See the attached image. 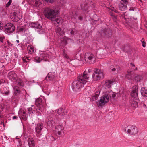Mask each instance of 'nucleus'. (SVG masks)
Here are the masks:
<instances>
[{
    "mask_svg": "<svg viewBox=\"0 0 147 147\" xmlns=\"http://www.w3.org/2000/svg\"><path fill=\"white\" fill-rule=\"evenodd\" d=\"M58 11H55L49 7L46 8L44 9V14L45 17L50 19L55 26H58L61 24L62 22V18L59 17L55 18Z\"/></svg>",
    "mask_w": 147,
    "mask_h": 147,
    "instance_id": "f257e3e1",
    "label": "nucleus"
},
{
    "mask_svg": "<svg viewBox=\"0 0 147 147\" xmlns=\"http://www.w3.org/2000/svg\"><path fill=\"white\" fill-rule=\"evenodd\" d=\"M89 76L86 73V72L81 76H79L77 80L74 81L72 84V88L74 91L79 92L80 89L83 87L84 84L88 82Z\"/></svg>",
    "mask_w": 147,
    "mask_h": 147,
    "instance_id": "f03ea898",
    "label": "nucleus"
},
{
    "mask_svg": "<svg viewBox=\"0 0 147 147\" xmlns=\"http://www.w3.org/2000/svg\"><path fill=\"white\" fill-rule=\"evenodd\" d=\"M116 96V93L111 90H105L104 95L101 97L99 100L97 102L98 106L99 107L103 106L108 102L109 98L111 99Z\"/></svg>",
    "mask_w": 147,
    "mask_h": 147,
    "instance_id": "7ed1b4c3",
    "label": "nucleus"
},
{
    "mask_svg": "<svg viewBox=\"0 0 147 147\" xmlns=\"http://www.w3.org/2000/svg\"><path fill=\"white\" fill-rule=\"evenodd\" d=\"M7 76L10 80L16 82L17 85L22 87L24 86V84L22 80L18 79L17 75L14 72H9Z\"/></svg>",
    "mask_w": 147,
    "mask_h": 147,
    "instance_id": "20e7f679",
    "label": "nucleus"
},
{
    "mask_svg": "<svg viewBox=\"0 0 147 147\" xmlns=\"http://www.w3.org/2000/svg\"><path fill=\"white\" fill-rule=\"evenodd\" d=\"M92 78L94 81H97L103 78L104 74L102 70L100 69H94Z\"/></svg>",
    "mask_w": 147,
    "mask_h": 147,
    "instance_id": "39448f33",
    "label": "nucleus"
},
{
    "mask_svg": "<svg viewBox=\"0 0 147 147\" xmlns=\"http://www.w3.org/2000/svg\"><path fill=\"white\" fill-rule=\"evenodd\" d=\"M84 59L86 62L90 64L94 63L95 62V56L90 53H87L85 54Z\"/></svg>",
    "mask_w": 147,
    "mask_h": 147,
    "instance_id": "423d86ee",
    "label": "nucleus"
},
{
    "mask_svg": "<svg viewBox=\"0 0 147 147\" xmlns=\"http://www.w3.org/2000/svg\"><path fill=\"white\" fill-rule=\"evenodd\" d=\"M125 131L133 136H137L138 132V129L136 127L131 125L127 127L125 129Z\"/></svg>",
    "mask_w": 147,
    "mask_h": 147,
    "instance_id": "0eeeda50",
    "label": "nucleus"
},
{
    "mask_svg": "<svg viewBox=\"0 0 147 147\" xmlns=\"http://www.w3.org/2000/svg\"><path fill=\"white\" fill-rule=\"evenodd\" d=\"M4 28L5 31L7 33H11L15 30V27L14 25L11 23H7Z\"/></svg>",
    "mask_w": 147,
    "mask_h": 147,
    "instance_id": "6e6552de",
    "label": "nucleus"
},
{
    "mask_svg": "<svg viewBox=\"0 0 147 147\" xmlns=\"http://www.w3.org/2000/svg\"><path fill=\"white\" fill-rule=\"evenodd\" d=\"M130 64L132 66V68L131 70L128 71L127 73L125 76V78L128 80H132L133 79V74L131 72L134 70H137V68L135 67V65L132 63H131Z\"/></svg>",
    "mask_w": 147,
    "mask_h": 147,
    "instance_id": "1a4fd4ad",
    "label": "nucleus"
},
{
    "mask_svg": "<svg viewBox=\"0 0 147 147\" xmlns=\"http://www.w3.org/2000/svg\"><path fill=\"white\" fill-rule=\"evenodd\" d=\"M54 111H53L52 110V112H50V113H49V115L46 119V122L48 125H53L54 124L53 118L52 117L54 116Z\"/></svg>",
    "mask_w": 147,
    "mask_h": 147,
    "instance_id": "9d476101",
    "label": "nucleus"
},
{
    "mask_svg": "<svg viewBox=\"0 0 147 147\" xmlns=\"http://www.w3.org/2000/svg\"><path fill=\"white\" fill-rule=\"evenodd\" d=\"M11 18L12 21L17 22L22 18V16L19 12H14L11 16Z\"/></svg>",
    "mask_w": 147,
    "mask_h": 147,
    "instance_id": "9b49d317",
    "label": "nucleus"
},
{
    "mask_svg": "<svg viewBox=\"0 0 147 147\" xmlns=\"http://www.w3.org/2000/svg\"><path fill=\"white\" fill-rule=\"evenodd\" d=\"M138 87L136 85L134 86L133 87V90L131 92V96L136 100H137L138 99L137 91Z\"/></svg>",
    "mask_w": 147,
    "mask_h": 147,
    "instance_id": "f8f14e48",
    "label": "nucleus"
},
{
    "mask_svg": "<svg viewBox=\"0 0 147 147\" xmlns=\"http://www.w3.org/2000/svg\"><path fill=\"white\" fill-rule=\"evenodd\" d=\"M44 99V98L43 97H40L36 99L35 101V105L39 107V109L41 111H42V107H43L42 102V99Z\"/></svg>",
    "mask_w": 147,
    "mask_h": 147,
    "instance_id": "ddd939ff",
    "label": "nucleus"
},
{
    "mask_svg": "<svg viewBox=\"0 0 147 147\" xmlns=\"http://www.w3.org/2000/svg\"><path fill=\"white\" fill-rule=\"evenodd\" d=\"M63 127L62 125H58L55 126L54 130L58 135H60L63 133Z\"/></svg>",
    "mask_w": 147,
    "mask_h": 147,
    "instance_id": "4468645a",
    "label": "nucleus"
},
{
    "mask_svg": "<svg viewBox=\"0 0 147 147\" xmlns=\"http://www.w3.org/2000/svg\"><path fill=\"white\" fill-rule=\"evenodd\" d=\"M114 82L112 80H106L104 84V85L105 86L106 90H109L110 89L109 88L111 87V86L113 84Z\"/></svg>",
    "mask_w": 147,
    "mask_h": 147,
    "instance_id": "2eb2a0df",
    "label": "nucleus"
},
{
    "mask_svg": "<svg viewBox=\"0 0 147 147\" xmlns=\"http://www.w3.org/2000/svg\"><path fill=\"white\" fill-rule=\"evenodd\" d=\"M43 127V125L42 123H39L36 126V130L37 134H39L41 133Z\"/></svg>",
    "mask_w": 147,
    "mask_h": 147,
    "instance_id": "dca6fc26",
    "label": "nucleus"
},
{
    "mask_svg": "<svg viewBox=\"0 0 147 147\" xmlns=\"http://www.w3.org/2000/svg\"><path fill=\"white\" fill-rule=\"evenodd\" d=\"M29 26L31 27L34 28H42V26L38 22H33L29 23Z\"/></svg>",
    "mask_w": 147,
    "mask_h": 147,
    "instance_id": "f3484780",
    "label": "nucleus"
},
{
    "mask_svg": "<svg viewBox=\"0 0 147 147\" xmlns=\"http://www.w3.org/2000/svg\"><path fill=\"white\" fill-rule=\"evenodd\" d=\"M55 32L58 37L62 36L64 35V32L60 27H57L55 28Z\"/></svg>",
    "mask_w": 147,
    "mask_h": 147,
    "instance_id": "a211bd4d",
    "label": "nucleus"
},
{
    "mask_svg": "<svg viewBox=\"0 0 147 147\" xmlns=\"http://www.w3.org/2000/svg\"><path fill=\"white\" fill-rule=\"evenodd\" d=\"M101 92V90L100 89H96L94 95H93L92 99L93 101L96 100L98 98Z\"/></svg>",
    "mask_w": 147,
    "mask_h": 147,
    "instance_id": "6ab92c4d",
    "label": "nucleus"
},
{
    "mask_svg": "<svg viewBox=\"0 0 147 147\" xmlns=\"http://www.w3.org/2000/svg\"><path fill=\"white\" fill-rule=\"evenodd\" d=\"M118 7L120 10L124 11L127 9V4H125L122 2H120L119 3Z\"/></svg>",
    "mask_w": 147,
    "mask_h": 147,
    "instance_id": "aec40b11",
    "label": "nucleus"
},
{
    "mask_svg": "<svg viewBox=\"0 0 147 147\" xmlns=\"http://www.w3.org/2000/svg\"><path fill=\"white\" fill-rule=\"evenodd\" d=\"M78 15L75 12H72L70 14V16L68 17V19H69L71 17L72 19L74 20V21L76 22H77Z\"/></svg>",
    "mask_w": 147,
    "mask_h": 147,
    "instance_id": "412c9836",
    "label": "nucleus"
},
{
    "mask_svg": "<svg viewBox=\"0 0 147 147\" xmlns=\"http://www.w3.org/2000/svg\"><path fill=\"white\" fill-rule=\"evenodd\" d=\"M54 78V74L49 72L47 75V76L45 78V80L46 81H49L52 80Z\"/></svg>",
    "mask_w": 147,
    "mask_h": 147,
    "instance_id": "4be33fe9",
    "label": "nucleus"
},
{
    "mask_svg": "<svg viewBox=\"0 0 147 147\" xmlns=\"http://www.w3.org/2000/svg\"><path fill=\"white\" fill-rule=\"evenodd\" d=\"M35 142L33 138H28V145L29 147H34Z\"/></svg>",
    "mask_w": 147,
    "mask_h": 147,
    "instance_id": "5701e85b",
    "label": "nucleus"
},
{
    "mask_svg": "<svg viewBox=\"0 0 147 147\" xmlns=\"http://www.w3.org/2000/svg\"><path fill=\"white\" fill-rule=\"evenodd\" d=\"M42 57L43 60L45 61H48L51 56L48 54L45 53L42 55Z\"/></svg>",
    "mask_w": 147,
    "mask_h": 147,
    "instance_id": "b1692460",
    "label": "nucleus"
},
{
    "mask_svg": "<svg viewBox=\"0 0 147 147\" xmlns=\"http://www.w3.org/2000/svg\"><path fill=\"white\" fill-rule=\"evenodd\" d=\"M70 40V39L69 38L67 37L66 36H64V37H63V38H61V43L64 45H66L67 44V41Z\"/></svg>",
    "mask_w": 147,
    "mask_h": 147,
    "instance_id": "393cba45",
    "label": "nucleus"
},
{
    "mask_svg": "<svg viewBox=\"0 0 147 147\" xmlns=\"http://www.w3.org/2000/svg\"><path fill=\"white\" fill-rule=\"evenodd\" d=\"M116 69H117V71H119L120 69V68L119 66L116 65H112L110 66V69L112 71L114 72L115 71Z\"/></svg>",
    "mask_w": 147,
    "mask_h": 147,
    "instance_id": "a878e982",
    "label": "nucleus"
},
{
    "mask_svg": "<svg viewBox=\"0 0 147 147\" xmlns=\"http://www.w3.org/2000/svg\"><path fill=\"white\" fill-rule=\"evenodd\" d=\"M104 35L107 36V37L109 36L111 34V31L110 30H106L104 31Z\"/></svg>",
    "mask_w": 147,
    "mask_h": 147,
    "instance_id": "bb28decb",
    "label": "nucleus"
},
{
    "mask_svg": "<svg viewBox=\"0 0 147 147\" xmlns=\"http://www.w3.org/2000/svg\"><path fill=\"white\" fill-rule=\"evenodd\" d=\"M142 78V76L138 75H135L134 79L136 82H140Z\"/></svg>",
    "mask_w": 147,
    "mask_h": 147,
    "instance_id": "cd10ccee",
    "label": "nucleus"
},
{
    "mask_svg": "<svg viewBox=\"0 0 147 147\" xmlns=\"http://www.w3.org/2000/svg\"><path fill=\"white\" fill-rule=\"evenodd\" d=\"M131 106L132 107H138V102L133 100L130 101Z\"/></svg>",
    "mask_w": 147,
    "mask_h": 147,
    "instance_id": "c85d7f7f",
    "label": "nucleus"
},
{
    "mask_svg": "<svg viewBox=\"0 0 147 147\" xmlns=\"http://www.w3.org/2000/svg\"><path fill=\"white\" fill-rule=\"evenodd\" d=\"M57 113L61 115H65V113L64 112V110L62 108L59 109L57 111Z\"/></svg>",
    "mask_w": 147,
    "mask_h": 147,
    "instance_id": "c756f323",
    "label": "nucleus"
},
{
    "mask_svg": "<svg viewBox=\"0 0 147 147\" xmlns=\"http://www.w3.org/2000/svg\"><path fill=\"white\" fill-rule=\"evenodd\" d=\"M141 94L142 96L144 97H147V92L144 88H142Z\"/></svg>",
    "mask_w": 147,
    "mask_h": 147,
    "instance_id": "7c9ffc66",
    "label": "nucleus"
},
{
    "mask_svg": "<svg viewBox=\"0 0 147 147\" xmlns=\"http://www.w3.org/2000/svg\"><path fill=\"white\" fill-rule=\"evenodd\" d=\"M82 10L85 11V13H88V5H84V6L82 5Z\"/></svg>",
    "mask_w": 147,
    "mask_h": 147,
    "instance_id": "2f4dec72",
    "label": "nucleus"
},
{
    "mask_svg": "<svg viewBox=\"0 0 147 147\" xmlns=\"http://www.w3.org/2000/svg\"><path fill=\"white\" fill-rule=\"evenodd\" d=\"M28 53L30 54H32L34 51V48L31 45L28 46Z\"/></svg>",
    "mask_w": 147,
    "mask_h": 147,
    "instance_id": "473e14b6",
    "label": "nucleus"
},
{
    "mask_svg": "<svg viewBox=\"0 0 147 147\" xmlns=\"http://www.w3.org/2000/svg\"><path fill=\"white\" fill-rule=\"evenodd\" d=\"M69 32H70V34L71 35H74L76 34L77 32V30L74 28L69 29Z\"/></svg>",
    "mask_w": 147,
    "mask_h": 147,
    "instance_id": "72a5a7b5",
    "label": "nucleus"
},
{
    "mask_svg": "<svg viewBox=\"0 0 147 147\" xmlns=\"http://www.w3.org/2000/svg\"><path fill=\"white\" fill-rule=\"evenodd\" d=\"M13 89L14 91V92L16 94L19 93L20 92V90L18 86H15L13 87Z\"/></svg>",
    "mask_w": 147,
    "mask_h": 147,
    "instance_id": "f704fd0d",
    "label": "nucleus"
},
{
    "mask_svg": "<svg viewBox=\"0 0 147 147\" xmlns=\"http://www.w3.org/2000/svg\"><path fill=\"white\" fill-rule=\"evenodd\" d=\"M25 26H24L22 27H21L20 28H18V31L19 32H22L26 30V28H25Z\"/></svg>",
    "mask_w": 147,
    "mask_h": 147,
    "instance_id": "c9c22d12",
    "label": "nucleus"
},
{
    "mask_svg": "<svg viewBox=\"0 0 147 147\" xmlns=\"http://www.w3.org/2000/svg\"><path fill=\"white\" fill-rule=\"evenodd\" d=\"M22 119L23 120L26 121L27 120V117H26V112L24 111V110L22 111Z\"/></svg>",
    "mask_w": 147,
    "mask_h": 147,
    "instance_id": "e433bc0d",
    "label": "nucleus"
},
{
    "mask_svg": "<svg viewBox=\"0 0 147 147\" xmlns=\"http://www.w3.org/2000/svg\"><path fill=\"white\" fill-rule=\"evenodd\" d=\"M39 29L38 30V32L40 34H43L45 31V29L43 28H38Z\"/></svg>",
    "mask_w": 147,
    "mask_h": 147,
    "instance_id": "4c0bfd02",
    "label": "nucleus"
},
{
    "mask_svg": "<svg viewBox=\"0 0 147 147\" xmlns=\"http://www.w3.org/2000/svg\"><path fill=\"white\" fill-rule=\"evenodd\" d=\"M86 72V73L88 74L89 76V74L91 73L92 71L91 69H89L86 70L84 72L83 74Z\"/></svg>",
    "mask_w": 147,
    "mask_h": 147,
    "instance_id": "58836bf2",
    "label": "nucleus"
},
{
    "mask_svg": "<svg viewBox=\"0 0 147 147\" xmlns=\"http://www.w3.org/2000/svg\"><path fill=\"white\" fill-rule=\"evenodd\" d=\"M2 94L3 95H8L10 93V92L9 91H3L1 92Z\"/></svg>",
    "mask_w": 147,
    "mask_h": 147,
    "instance_id": "ea45409f",
    "label": "nucleus"
},
{
    "mask_svg": "<svg viewBox=\"0 0 147 147\" xmlns=\"http://www.w3.org/2000/svg\"><path fill=\"white\" fill-rule=\"evenodd\" d=\"M141 42L143 47H145L146 46V44L144 38H142Z\"/></svg>",
    "mask_w": 147,
    "mask_h": 147,
    "instance_id": "a19ab883",
    "label": "nucleus"
},
{
    "mask_svg": "<svg viewBox=\"0 0 147 147\" xmlns=\"http://www.w3.org/2000/svg\"><path fill=\"white\" fill-rule=\"evenodd\" d=\"M34 59L36 61V62L37 63H40L41 61L40 58L38 57H36Z\"/></svg>",
    "mask_w": 147,
    "mask_h": 147,
    "instance_id": "79ce46f5",
    "label": "nucleus"
},
{
    "mask_svg": "<svg viewBox=\"0 0 147 147\" xmlns=\"http://www.w3.org/2000/svg\"><path fill=\"white\" fill-rule=\"evenodd\" d=\"M12 2V0H9L8 3L6 5V7H8L11 5V4Z\"/></svg>",
    "mask_w": 147,
    "mask_h": 147,
    "instance_id": "37998d69",
    "label": "nucleus"
},
{
    "mask_svg": "<svg viewBox=\"0 0 147 147\" xmlns=\"http://www.w3.org/2000/svg\"><path fill=\"white\" fill-rule=\"evenodd\" d=\"M26 59L28 60V57H24L23 58L22 60L24 62L27 63V61Z\"/></svg>",
    "mask_w": 147,
    "mask_h": 147,
    "instance_id": "c03bdc74",
    "label": "nucleus"
},
{
    "mask_svg": "<svg viewBox=\"0 0 147 147\" xmlns=\"http://www.w3.org/2000/svg\"><path fill=\"white\" fill-rule=\"evenodd\" d=\"M63 57H64L66 58V59H69V57L68 56H67V55L65 53H64L63 54Z\"/></svg>",
    "mask_w": 147,
    "mask_h": 147,
    "instance_id": "a18cd8bd",
    "label": "nucleus"
},
{
    "mask_svg": "<svg viewBox=\"0 0 147 147\" xmlns=\"http://www.w3.org/2000/svg\"><path fill=\"white\" fill-rule=\"evenodd\" d=\"M46 1L49 3H53L55 1V0H45Z\"/></svg>",
    "mask_w": 147,
    "mask_h": 147,
    "instance_id": "49530a36",
    "label": "nucleus"
},
{
    "mask_svg": "<svg viewBox=\"0 0 147 147\" xmlns=\"http://www.w3.org/2000/svg\"><path fill=\"white\" fill-rule=\"evenodd\" d=\"M126 12L125 13V15L124 16V18L125 20H126V19L127 18V15L126 14ZM128 22H128L127 21L126 22V23L127 24H128Z\"/></svg>",
    "mask_w": 147,
    "mask_h": 147,
    "instance_id": "de8ad7c7",
    "label": "nucleus"
},
{
    "mask_svg": "<svg viewBox=\"0 0 147 147\" xmlns=\"http://www.w3.org/2000/svg\"><path fill=\"white\" fill-rule=\"evenodd\" d=\"M5 38L4 37H1L0 36V41L1 42H3V40Z\"/></svg>",
    "mask_w": 147,
    "mask_h": 147,
    "instance_id": "09e8293b",
    "label": "nucleus"
},
{
    "mask_svg": "<svg viewBox=\"0 0 147 147\" xmlns=\"http://www.w3.org/2000/svg\"><path fill=\"white\" fill-rule=\"evenodd\" d=\"M82 19H83V17L81 16H80L78 17V20H79L80 21H81L82 20Z\"/></svg>",
    "mask_w": 147,
    "mask_h": 147,
    "instance_id": "8fccbe9b",
    "label": "nucleus"
},
{
    "mask_svg": "<svg viewBox=\"0 0 147 147\" xmlns=\"http://www.w3.org/2000/svg\"><path fill=\"white\" fill-rule=\"evenodd\" d=\"M121 1L123 2V3L125 4H127L128 3V1L127 0H121Z\"/></svg>",
    "mask_w": 147,
    "mask_h": 147,
    "instance_id": "3c124183",
    "label": "nucleus"
},
{
    "mask_svg": "<svg viewBox=\"0 0 147 147\" xmlns=\"http://www.w3.org/2000/svg\"><path fill=\"white\" fill-rule=\"evenodd\" d=\"M111 10H112L113 11H114L115 12H116L117 13H118V12L117 10H115L114 8H113L111 9Z\"/></svg>",
    "mask_w": 147,
    "mask_h": 147,
    "instance_id": "603ef678",
    "label": "nucleus"
},
{
    "mask_svg": "<svg viewBox=\"0 0 147 147\" xmlns=\"http://www.w3.org/2000/svg\"><path fill=\"white\" fill-rule=\"evenodd\" d=\"M3 106L0 105V112H1L3 111Z\"/></svg>",
    "mask_w": 147,
    "mask_h": 147,
    "instance_id": "864d4df0",
    "label": "nucleus"
},
{
    "mask_svg": "<svg viewBox=\"0 0 147 147\" xmlns=\"http://www.w3.org/2000/svg\"><path fill=\"white\" fill-rule=\"evenodd\" d=\"M4 82V81L3 80H0V85L2 83H3Z\"/></svg>",
    "mask_w": 147,
    "mask_h": 147,
    "instance_id": "5fc2aeb1",
    "label": "nucleus"
},
{
    "mask_svg": "<svg viewBox=\"0 0 147 147\" xmlns=\"http://www.w3.org/2000/svg\"><path fill=\"white\" fill-rule=\"evenodd\" d=\"M17 116H13V117H12V119L13 120H14V119H16L17 118Z\"/></svg>",
    "mask_w": 147,
    "mask_h": 147,
    "instance_id": "6e6d98bb",
    "label": "nucleus"
},
{
    "mask_svg": "<svg viewBox=\"0 0 147 147\" xmlns=\"http://www.w3.org/2000/svg\"><path fill=\"white\" fill-rule=\"evenodd\" d=\"M2 26H3L2 24V23H1V22H0V29L1 30V29H2V28H3Z\"/></svg>",
    "mask_w": 147,
    "mask_h": 147,
    "instance_id": "4d7b16f0",
    "label": "nucleus"
},
{
    "mask_svg": "<svg viewBox=\"0 0 147 147\" xmlns=\"http://www.w3.org/2000/svg\"><path fill=\"white\" fill-rule=\"evenodd\" d=\"M32 108H29L28 109V113H29V114H30V111H30L31 109H32Z\"/></svg>",
    "mask_w": 147,
    "mask_h": 147,
    "instance_id": "13d9d810",
    "label": "nucleus"
},
{
    "mask_svg": "<svg viewBox=\"0 0 147 147\" xmlns=\"http://www.w3.org/2000/svg\"><path fill=\"white\" fill-rule=\"evenodd\" d=\"M9 45L11 46H12L13 45V44L11 43H10L9 42H8Z\"/></svg>",
    "mask_w": 147,
    "mask_h": 147,
    "instance_id": "bf43d9fd",
    "label": "nucleus"
},
{
    "mask_svg": "<svg viewBox=\"0 0 147 147\" xmlns=\"http://www.w3.org/2000/svg\"><path fill=\"white\" fill-rule=\"evenodd\" d=\"M38 1H36L35 2V4L36 5H37L38 4Z\"/></svg>",
    "mask_w": 147,
    "mask_h": 147,
    "instance_id": "052dcab7",
    "label": "nucleus"
},
{
    "mask_svg": "<svg viewBox=\"0 0 147 147\" xmlns=\"http://www.w3.org/2000/svg\"><path fill=\"white\" fill-rule=\"evenodd\" d=\"M16 42H17V43H19V40H16Z\"/></svg>",
    "mask_w": 147,
    "mask_h": 147,
    "instance_id": "680f3d73",
    "label": "nucleus"
},
{
    "mask_svg": "<svg viewBox=\"0 0 147 147\" xmlns=\"http://www.w3.org/2000/svg\"><path fill=\"white\" fill-rule=\"evenodd\" d=\"M38 134V136H39V135H40V134H39H39ZM37 136H38V135H37Z\"/></svg>",
    "mask_w": 147,
    "mask_h": 147,
    "instance_id": "e2e57ef3",
    "label": "nucleus"
},
{
    "mask_svg": "<svg viewBox=\"0 0 147 147\" xmlns=\"http://www.w3.org/2000/svg\"><path fill=\"white\" fill-rule=\"evenodd\" d=\"M129 10L130 11V10H131V9H129Z\"/></svg>",
    "mask_w": 147,
    "mask_h": 147,
    "instance_id": "0e129e2a",
    "label": "nucleus"
},
{
    "mask_svg": "<svg viewBox=\"0 0 147 147\" xmlns=\"http://www.w3.org/2000/svg\"><path fill=\"white\" fill-rule=\"evenodd\" d=\"M26 1H27V0H26Z\"/></svg>",
    "mask_w": 147,
    "mask_h": 147,
    "instance_id": "69168bd1",
    "label": "nucleus"
}]
</instances>
